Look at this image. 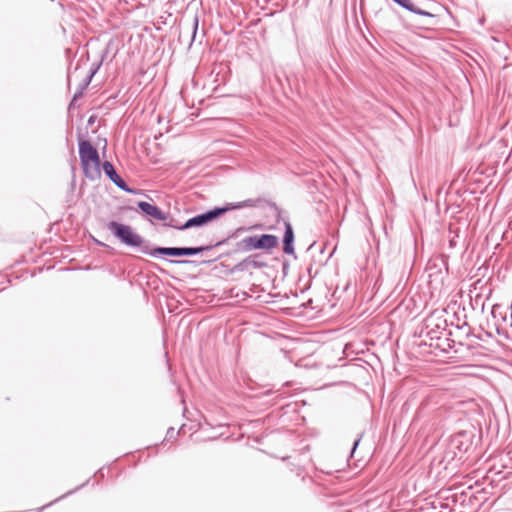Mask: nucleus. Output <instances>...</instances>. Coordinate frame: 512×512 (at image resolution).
I'll return each instance as SVG.
<instances>
[{"label":"nucleus","mask_w":512,"mask_h":512,"mask_svg":"<svg viewBox=\"0 0 512 512\" xmlns=\"http://www.w3.org/2000/svg\"><path fill=\"white\" fill-rule=\"evenodd\" d=\"M261 201V199H246L244 201L236 202V203H228L222 207H215L210 209L204 213L195 215L188 220H186L181 227L185 228V230L196 227H203L214 220L221 217L228 211L241 209L245 207H255Z\"/></svg>","instance_id":"nucleus-1"},{"label":"nucleus","mask_w":512,"mask_h":512,"mask_svg":"<svg viewBox=\"0 0 512 512\" xmlns=\"http://www.w3.org/2000/svg\"><path fill=\"white\" fill-rule=\"evenodd\" d=\"M248 228L246 227H239L237 228L231 235H229L226 239H223L221 241H218L217 243L213 245H207V246H199V247H156L154 249L148 248V246H144L142 248V253L150 255L152 257H158V256H174V257H181V256H194L197 254H200L204 251H209L213 249L214 247L221 246L231 238L236 237L239 233L246 231Z\"/></svg>","instance_id":"nucleus-2"},{"label":"nucleus","mask_w":512,"mask_h":512,"mask_svg":"<svg viewBox=\"0 0 512 512\" xmlns=\"http://www.w3.org/2000/svg\"><path fill=\"white\" fill-rule=\"evenodd\" d=\"M79 158L84 176L95 181L101 177V161L98 150L88 140L78 143Z\"/></svg>","instance_id":"nucleus-3"},{"label":"nucleus","mask_w":512,"mask_h":512,"mask_svg":"<svg viewBox=\"0 0 512 512\" xmlns=\"http://www.w3.org/2000/svg\"><path fill=\"white\" fill-rule=\"evenodd\" d=\"M108 228L113 233V235L126 246L133 248L139 247L141 250L144 246L149 247L144 238L135 232L134 229L129 225L122 224L117 221H110Z\"/></svg>","instance_id":"nucleus-4"},{"label":"nucleus","mask_w":512,"mask_h":512,"mask_svg":"<svg viewBox=\"0 0 512 512\" xmlns=\"http://www.w3.org/2000/svg\"><path fill=\"white\" fill-rule=\"evenodd\" d=\"M278 245V237L272 234L251 235L236 243L237 252H250L253 250L269 251Z\"/></svg>","instance_id":"nucleus-5"},{"label":"nucleus","mask_w":512,"mask_h":512,"mask_svg":"<svg viewBox=\"0 0 512 512\" xmlns=\"http://www.w3.org/2000/svg\"><path fill=\"white\" fill-rule=\"evenodd\" d=\"M267 266L260 254H252L238 262L231 268V272H247L253 269H261Z\"/></svg>","instance_id":"nucleus-6"},{"label":"nucleus","mask_w":512,"mask_h":512,"mask_svg":"<svg viewBox=\"0 0 512 512\" xmlns=\"http://www.w3.org/2000/svg\"><path fill=\"white\" fill-rule=\"evenodd\" d=\"M102 169L105 175L121 190L130 193V194H138L139 190L130 188L126 182L118 175L113 164L109 161H104L102 164Z\"/></svg>","instance_id":"nucleus-7"},{"label":"nucleus","mask_w":512,"mask_h":512,"mask_svg":"<svg viewBox=\"0 0 512 512\" xmlns=\"http://www.w3.org/2000/svg\"><path fill=\"white\" fill-rule=\"evenodd\" d=\"M138 209L143 212L146 216H149L155 220L159 221H167L168 220V214L163 212L159 207L156 205H152L145 201H139L137 203Z\"/></svg>","instance_id":"nucleus-8"},{"label":"nucleus","mask_w":512,"mask_h":512,"mask_svg":"<svg viewBox=\"0 0 512 512\" xmlns=\"http://www.w3.org/2000/svg\"><path fill=\"white\" fill-rule=\"evenodd\" d=\"M283 252L295 257L294 230L289 220H284Z\"/></svg>","instance_id":"nucleus-9"},{"label":"nucleus","mask_w":512,"mask_h":512,"mask_svg":"<svg viewBox=\"0 0 512 512\" xmlns=\"http://www.w3.org/2000/svg\"><path fill=\"white\" fill-rule=\"evenodd\" d=\"M451 446L459 453H466L471 446V441L465 433H458L451 439Z\"/></svg>","instance_id":"nucleus-10"},{"label":"nucleus","mask_w":512,"mask_h":512,"mask_svg":"<svg viewBox=\"0 0 512 512\" xmlns=\"http://www.w3.org/2000/svg\"><path fill=\"white\" fill-rule=\"evenodd\" d=\"M399 6L416 15L424 16L429 19L436 18L435 14L419 8L412 0H401Z\"/></svg>","instance_id":"nucleus-11"},{"label":"nucleus","mask_w":512,"mask_h":512,"mask_svg":"<svg viewBox=\"0 0 512 512\" xmlns=\"http://www.w3.org/2000/svg\"><path fill=\"white\" fill-rule=\"evenodd\" d=\"M91 83L90 79H87L86 77L83 79V81L78 85L77 90L75 91L73 98L71 102L69 103V109L73 108L75 105V102L82 98L84 95L85 90L88 88L89 84Z\"/></svg>","instance_id":"nucleus-12"},{"label":"nucleus","mask_w":512,"mask_h":512,"mask_svg":"<svg viewBox=\"0 0 512 512\" xmlns=\"http://www.w3.org/2000/svg\"><path fill=\"white\" fill-rule=\"evenodd\" d=\"M198 27H199V16L195 14L191 21V27H190V43L189 48L192 46V44L196 41L198 36Z\"/></svg>","instance_id":"nucleus-13"},{"label":"nucleus","mask_w":512,"mask_h":512,"mask_svg":"<svg viewBox=\"0 0 512 512\" xmlns=\"http://www.w3.org/2000/svg\"><path fill=\"white\" fill-rule=\"evenodd\" d=\"M163 222V226L165 227H170V228H174V229H177V230H185V228H182L181 225L183 223H181L180 221L174 219L173 217H170L168 215V220L167 221H162Z\"/></svg>","instance_id":"nucleus-14"},{"label":"nucleus","mask_w":512,"mask_h":512,"mask_svg":"<svg viewBox=\"0 0 512 512\" xmlns=\"http://www.w3.org/2000/svg\"><path fill=\"white\" fill-rule=\"evenodd\" d=\"M105 56H106V53L102 56V59L98 63H94L92 65L89 74L86 76L87 79H90V81H92V78L97 73V71L99 70L100 66L102 65V61H103Z\"/></svg>","instance_id":"nucleus-15"},{"label":"nucleus","mask_w":512,"mask_h":512,"mask_svg":"<svg viewBox=\"0 0 512 512\" xmlns=\"http://www.w3.org/2000/svg\"><path fill=\"white\" fill-rule=\"evenodd\" d=\"M70 494H72V491L67 492L66 494H64V495L60 496L59 498L55 499L54 501L50 502L49 504H47V505H45V506H43V507L39 508V511L44 510L46 507L51 506L53 503H55V502H57V501H59V500H61V499L65 498L67 495H70Z\"/></svg>","instance_id":"nucleus-16"},{"label":"nucleus","mask_w":512,"mask_h":512,"mask_svg":"<svg viewBox=\"0 0 512 512\" xmlns=\"http://www.w3.org/2000/svg\"><path fill=\"white\" fill-rule=\"evenodd\" d=\"M362 435H359L358 438L354 441L352 449H351V457H353L354 452L356 451L360 441H361Z\"/></svg>","instance_id":"nucleus-17"},{"label":"nucleus","mask_w":512,"mask_h":512,"mask_svg":"<svg viewBox=\"0 0 512 512\" xmlns=\"http://www.w3.org/2000/svg\"><path fill=\"white\" fill-rule=\"evenodd\" d=\"M174 428L170 427L167 431V437H173L174 436Z\"/></svg>","instance_id":"nucleus-18"},{"label":"nucleus","mask_w":512,"mask_h":512,"mask_svg":"<svg viewBox=\"0 0 512 512\" xmlns=\"http://www.w3.org/2000/svg\"><path fill=\"white\" fill-rule=\"evenodd\" d=\"M434 24H435L434 22L428 21V22H425L421 27L422 28H428V27H430V26H432Z\"/></svg>","instance_id":"nucleus-19"},{"label":"nucleus","mask_w":512,"mask_h":512,"mask_svg":"<svg viewBox=\"0 0 512 512\" xmlns=\"http://www.w3.org/2000/svg\"><path fill=\"white\" fill-rule=\"evenodd\" d=\"M171 263H176V264H180V263H186L187 261H176V260H171L170 261Z\"/></svg>","instance_id":"nucleus-20"},{"label":"nucleus","mask_w":512,"mask_h":512,"mask_svg":"<svg viewBox=\"0 0 512 512\" xmlns=\"http://www.w3.org/2000/svg\"><path fill=\"white\" fill-rule=\"evenodd\" d=\"M204 37H205V32L203 31V33H202V35H201V37H200L199 43H201V42H202V39H203Z\"/></svg>","instance_id":"nucleus-21"},{"label":"nucleus","mask_w":512,"mask_h":512,"mask_svg":"<svg viewBox=\"0 0 512 512\" xmlns=\"http://www.w3.org/2000/svg\"><path fill=\"white\" fill-rule=\"evenodd\" d=\"M394 3H396L397 5L400 4L401 0H392Z\"/></svg>","instance_id":"nucleus-22"},{"label":"nucleus","mask_w":512,"mask_h":512,"mask_svg":"<svg viewBox=\"0 0 512 512\" xmlns=\"http://www.w3.org/2000/svg\"><path fill=\"white\" fill-rule=\"evenodd\" d=\"M314 245H315V242L310 245L309 249H312L314 247Z\"/></svg>","instance_id":"nucleus-23"},{"label":"nucleus","mask_w":512,"mask_h":512,"mask_svg":"<svg viewBox=\"0 0 512 512\" xmlns=\"http://www.w3.org/2000/svg\"><path fill=\"white\" fill-rule=\"evenodd\" d=\"M511 327H512V318H511Z\"/></svg>","instance_id":"nucleus-24"}]
</instances>
